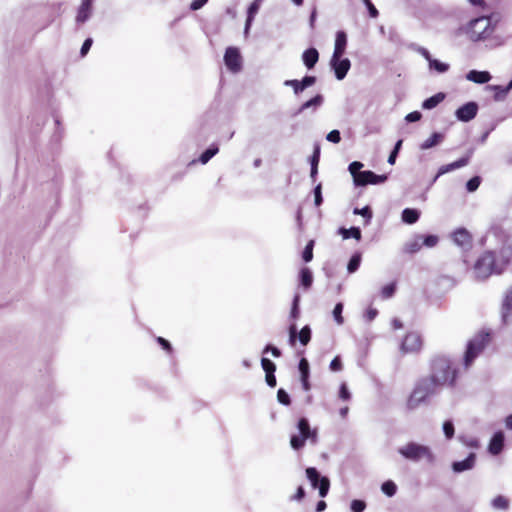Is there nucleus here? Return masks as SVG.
Returning a JSON list of instances; mask_svg holds the SVG:
<instances>
[{
	"label": "nucleus",
	"instance_id": "1",
	"mask_svg": "<svg viewBox=\"0 0 512 512\" xmlns=\"http://www.w3.org/2000/svg\"><path fill=\"white\" fill-rule=\"evenodd\" d=\"M443 387L436 383L429 376L420 378L411 392L406 406L409 410H414L421 404L425 403L429 397L439 393Z\"/></svg>",
	"mask_w": 512,
	"mask_h": 512
},
{
	"label": "nucleus",
	"instance_id": "2",
	"mask_svg": "<svg viewBox=\"0 0 512 512\" xmlns=\"http://www.w3.org/2000/svg\"><path fill=\"white\" fill-rule=\"evenodd\" d=\"M429 377L441 387L452 385L456 378V370L449 358L437 356L431 361Z\"/></svg>",
	"mask_w": 512,
	"mask_h": 512
},
{
	"label": "nucleus",
	"instance_id": "3",
	"mask_svg": "<svg viewBox=\"0 0 512 512\" xmlns=\"http://www.w3.org/2000/svg\"><path fill=\"white\" fill-rule=\"evenodd\" d=\"M398 453L405 459L414 463L432 465L435 462V455L429 446L408 442L398 448Z\"/></svg>",
	"mask_w": 512,
	"mask_h": 512
},
{
	"label": "nucleus",
	"instance_id": "4",
	"mask_svg": "<svg viewBox=\"0 0 512 512\" xmlns=\"http://www.w3.org/2000/svg\"><path fill=\"white\" fill-rule=\"evenodd\" d=\"M297 433L292 434L290 438V445L293 450H300L305 446L306 441L315 445L318 441L317 429H312L309 420L302 417L297 423Z\"/></svg>",
	"mask_w": 512,
	"mask_h": 512
},
{
	"label": "nucleus",
	"instance_id": "5",
	"mask_svg": "<svg viewBox=\"0 0 512 512\" xmlns=\"http://www.w3.org/2000/svg\"><path fill=\"white\" fill-rule=\"evenodd\" d=\"M495 26L491 22V18L481 16L472 19L464 28L465 34L473 42L486 40L494 32Z\"/></svg>",
	"mask_w": 512,
	"mask_h": 512
},
{
	"label": "nucleus",
	"instance_id": "6",
	"mask_svg": "<svg viewBox=\"0 0 512 512\" xmlns=\"http://www.w3.org/2000/svg\"><path fill=\"white\" fill-rule=\"evenodd\" d=\"M506 262L498 263L491 251L485 252L474 265V274L478 280H485L491 274H499L503 271Z\"/></svg>",
	"mask_w": 512,
	"mask_h": 512
},
{
	"label": "nucleus",
	"instance_id": "7",
	"mask_svg": "<svg viewBox=\"0 0 512 512\" xmlns=\"http://www.w3.org/2000/svg\"><path fill=\"white\" fill-rule=\"evenodd\" d=\"M490 341V333L481 331L476 334L467 344V349L464 355V365L466 368L470 367L475 358L483 351Z\"/></svg>",
	"mask_w": 512,
	"mask_h": 512
},
{
	"label": "nucleus",
	"instance_id": "8",
	"mask_svg": "<svg viewBox=\"0 0 512 512\" xmlns=\"http://www.w3.org/2000/svg\"><path fill=\"white\" fill-rule=\"evenodd\" d=\"M224 62L231 72H239L242 68V58L239 50L236 47H228L225 51Z\"/></svg>",
	"mask_w": 512,
	"mask_h": 512
},
{
	"label": "nucleus",
	"instance_id": "9",
	"mask_svg": "<svg viewBox=\"0 0 512 512\" xmlns=\"http://www.w3.org/2000/svg\"><path fill=\"white\" fill-rule=\"evenodd\" d=\"M342 56H338L335 58V55H332L330 65L334 70L335 77L338 80H342L346 77L350 67L351 62L348 58H341Z\"/></svg>",
	"mask_w": 512,
	"mask_h": 512
},
{
	"label": "nucleus",
	"instance_id": "10",
	"mask_svg": "<svg viewBox=\"0 0 512 512\" xmlns=\"http://www.w3.org/2000/svg\"><path fill=\"white\" fill-rule=\"evenodd\" d=\"M299 338L300 343L306 346L311 340V329L308 325L304 326L300 332H297V326L295 323H291L289 326V342L291 345L295 344V341Z\"/></svg>",
	"mask_w": 512,
	"mask_h": 512
},
{
	"label": "nucleus",
	"instance_id": "11",
	"mask_svg": "<svg viewBox=\"0 0 512 512\" xmlns=\"http://www.w3.org/2000/svg\"><path fill=\"white\" fill-rule=\"evenodd\" d=\"M478 112V104L476 102H467L466 104L460 106L456 112L455 116L459 121L469 122L474 119Z\"/></svg>",
	"mask_w": 512,
	"mask_h": 512
},
{
	"label": "nucleus",
	"instance_id": "12",
	"mask_svg": "<svg viewBox=\"0 0 512 512\" xmlns=\"http://www.w3.org/2000/svg\"><path fill=\"white\" fill-rule=\"evenodd\" d=\"M421 346V336L416 332H410L405 336L401 344V350L404 352H417L420 350Z\"/></svg>",
	"mask_w": 512,
	"mask_h": 512
},
{
	"label": "nucleus",
	"instance_id": "13",
	"mask_svg": "<svg viewBox=\"0 0 512 512\" xmlns=\"http://www.w3.org/2000/svg\"><path fill=\"white\" fill-rule=\"evenodd\" d=\"M472 154H473V150L471 149V150L468 151L466 156L458 159L457 161H454V162L446 164V165H442L439 168V170L437 172V175H436L434 180H436L441 175H444V174H446L448 172H451L453 170H456V169H459V168H462V167L468 165Z\"/></svg>",
	"mask_w": 512,
	"mask_h": 512
},
{
	"label": "nucleus",
	"instance_id": "14",
	"mask_svg": "<svg viewBox=\"0 0 512 512\" xmlns=\"http://www.w3.org/2000/svg\"><path fill=\"white\" fill-rule=\"evenodd\" d=\"M358 177V184L356 186H366L368 184H382L387 180V175H377L370 170L363 171Z\"/></svg>",
	"mask_w": 512,
	"mask_h": 512
},
{
	"label": "nucleus",
	"instance_id": "15",
	"mask_svg": "<svg viewBox=\"0 0 512 512\" xmlns=\"http://www.w3.org/2000/svg\"><path fill=\"white\" fill-rule=\"evenodd\" d=\"M316 83V77L315 76H305L302 80H286L284 81L285 86H290L293 88L294 93L298 95L306 88L314 85Z\"/></svg>",
	"mask_w": 512,
	"mask_h": 512
},
{
	"label": "nucleus",
	"instance_id": "16",
	"mask_svg": "<svg viewBox=\"0 0 512 512\" xmlns=\"http://www.w3.org/2000/svg\"><path fill=\"white\" fill-rule=\"evenodd\" d=\"M505 436L502 431L496 432L490 440L488 451L492 455H498L504 446Z\"/></svg>",
	"mask_w": 512,
	"mask_h": 512
},
{
	"label": "nucleus",
	"instance_id": "17",
	"mask_svg": "<svg viewBox=\"0 0 512 512\" xmlns=\"http://www.w3.org/2000/svg\"><path fill=\"white\" fill-rule=\"evenodd\" d=\"M263 0H254L247 10V18L245 22L244 34L248 35L250 27L254 21L256 14L258 13Z\"/></svg>",
	"mask_w": 512,
	"mask_h": 512
},
{
	"label": "nucleus",
	"instance_id": "18",
	"mask_svg": "<svg viewBox=\"0 0 512 512\" xmlns=\"http://www.w3.org/2000/svg\"><path fill=\"white\" fill-rule=\"evenodd\" d=\"M92 4H93V2H91V1H87V0L81 1V5L78 9V13L76 16V22L78 24H83L90 18L91 13H92Z\"/></svg>",
	"mask_w": 512,
	"mask_h": 512
},
{
	"label": "nucleus",
	"instance_id": "19",
	"mask_svg": "<svg viewBox=\"0 0 512 512\" xmlns=\"http://www.w3.org/2000/svg\"><path fill=\"white\" fill-rule=\"evenodd\" d=\"M452 239L454 243L462 248H466L470 246L471 243V236L468 233V231L464 228L457 229L452 234Z\"/></svg>",
	"mask_w": 512,
	"mask_h": 512
},
{
	"label": "nucleus",
	"instance_id": "20",
	"mask_svg": "<svg viewBox=\"0 0 512 512\" xmlns=\"http://www.w3.org/2000/svg\"><path fill=\"white\" fill-rule=\"evenodd\" d=\"M492 76L488 71H478V70H470L466 74V79L468 81L477 83V84H485L491 80Z\"/></svg>",
	"mask_w": 512,
	"mask_h": 512
},
{
	"label": "nucleus",
	"instance_id": "21",
	"mask_svg": "<svg viewBox=\"0 0 512 512\" xmlns=\"http://www.w3.org/2000/svg\"><path fill=\"white\" fill-rule=\"evenodd\" d=\"M476 455L474 453H470L466 459L462 461H455L452 464V469L456 473H460L466 470H470L473 468L475 464Z\"/></svg>",
	"mask_w": 512,
	"mask_h": 512
},
{
	"label": "nucleus",
	"instance_id": "22",
	"mask_svg": "<svg viewBox=\"0 0 512 512\" xmlns=\"http://www.w3.org/2000/svg\"><path fill=\"white\" fill-rule=\"evenodd\" d=\"M512 318V287L505 294L502 305V319L508 322Z\"/></svg>",
	"mask_w": 512,
	"mask_h": 512
},
{
	"label": "nucleus",
	"instance_id": "23",
	"mask_svg": "<svg viewBox=\"0 0 512 512\" xmlns=\"http://www.w3.org/2000/svg\"><path fill=\"white\" fill-rule=\"evenodd\" d=\"M347 45V35L344 31H338L336 33V39H335V47L333 55H335V58L338 56H342L345 52Z\"/></svg>",
	"mask_w": 512,
	"mask_h": 512
},
{
	"label": "nucleus",
	"instance_id": "24",
	"mask_svg": "<svg viewBox=\"0 0 512 512\" xmlns=\"http://www.w3.org/2000/svg\"><path fill=\"white\" fill-rule=\"evenodd\" d=\"M302 60L304 65L308 69H312L319 60V53L315 48H309L302 54Z\"/></svg>",
	"mask_w": 512,
	"mask_h": 512
},
{
	"label": "nucleus",
	"instance_id": "25",
	"mask_svg": "<svg viewBox=\"0 0 512 512\" xmlns=\"http://www.w3.org/2000/svg\"><path fill=\"white\" fill-rule=\"evenodd\" d=\"M445 99V94L439 92L427 99H425L422 103V108L425 110H431L435 108L438 104H440Z\"/></svg>",
	"mask_w": 512,
	"mask_h": 512
},
{
	"label": "nucleus",
	"instance_id": "26",
	"mask_svg": "<svg viewBox=\"0 0 512 512\" xmlns=\"http://www.w3.org/2000/svg\"><path fill=\"white\" fill-rule=\"evenodd\" d=\"M420 217V212L417 209L413 208H405L402 211V221L406 224H414L418 221Z\"/></svg>",
	"mask_w": 512,
	"mask_h": 512
},
{
	"label": "nucleus",
	"instance_id": "27",
	"mask_svg": "<svg viewBox=\"0 0 512 512\" xmlns=\"http://www.w3.org/2000/svg\"><path fill=\"white\" fill-rule=\"evenodd\" d=\"M444 139V135L439 132H434L428 139H426L420 146L422 150L430 149L440 144Z\"/></svg>",
	"mask_w": 512,
	"mask_h": 512
},
{
	"label": "nucleus",
	"instance_id": "28",
	"mask_svg": "<svg viewBox=\"0 0 512 512\" xmlns=\"http://www.w3.org/2000/svg\"><path fill=\"white\" fill-rule=\"evenodd\" d=\"M423 235H416L412 240L405 244L404 250L407 253L414 254L422 248Z\"/></svg>",
	"mask_w": 512,
	"mask_h": 512
},
{
	"label": "nucleus",
	"instance_id": "29",
	"mask_svg": "<svg viewBox=\"0 0 512 512\" xmlns=\"http://www.w3.org/2000/svg\"><path fill=\"white\" fill-rule=\"evenodd\" d=\"M300 283L305 289H309L313 283V275L309 268L304 267L300 270Z\"/></svg>",
	"mask_w": 512,
	"mask_h": 512
},
{
	"label": "nucleus",
	"instance_id": "30",
	"mask_svg": "<svg viewBox=\"0 0 512 512\" xmlns=\"http://www.w3.org/2000/svg\"><path fill=\"white\" fill-rule=\"evenodd\" d=\"M339 233L344 239L354 238L357 241L361 239V230L359 227H351L349 229L342 227L339 229Z\"/></svg>",
	"mask_w": 512,
	"mask_h": 512
},
{
	"label": "nucleus",
	"instance_id": "31",
	"mask_svg": "<svg viewBox=\"0 0 512 512\" xmlns=\"http://www.w3.org/2000/svg\"><path fill=\"white\" fill-rule=\"evenodd\" d=\"M219 151L217 144L210 145L199 157V161L202 164H206L212 157H214Z\"/></svg>",
	"mask_w": 512,
	"mask_h": 512
},
{
	"label": "nucleus",
	"instance_id": "32",
	"mask_svg": "<svg viewBox=\"0 0 512 512\" xmlns=\"http://www.w3.org/2000/svg\"><path fill=\"white\" fill-rule=\"evenodd\" d=\"M323 100H324V99H323V96H322V95H320V94H318V95H316L315 97L311 98L310 100H308V101L304 102V103L301 105V107H300V109H299V112H303L304 110L309 109V108H311V107H313V108H317V107H319V106H321V105H322Z\"/></svg>",
	"mask_w": 512,
	"mask_h": 512
},
{
	"label": "nucleus",
	"instance_id": "33",
	"mask_svg": "<svg viewBox=\"0 0 512 512\" xmlns=\"http://www.w3.org/2000/svg\"><path fill=\"white\" fill-rule=\"evenodd\" d=\"M362 167H363V163H361L359 161H354L349 164L348 170L353 177L355 186L358 184V177H360L359 175L363 172V171H361Z\"/></svg>",
	"mask_w": 512,
	"mask_h": 512
},
{
	"label": "nucleus",
	"instance_id": "34",
	"mask_svg": "<svg viewBox=\"0 0 512 512\" xmlns=\"http://www.w3.org/2000/svg\"><path fill=\"white\" fill-rule=\"evenodd\" d=\"M360 263H361V254L360 253L353 254L348 262V265H347L348 272L349 273L356 272L360 266Z\"/></svg>",
	"mask_w": 512,
	"mask_h": 512
},
{
	"label": "nucleus",
	"instance_id": "35",
	"mask_svg": "<svg viewBox=\"0 0 512 512\" xmlns=\"http://www.w3.org/2000/svg\"><path fill=\"white\" fill-rule=\"evenodd\" d=\"M428 64L430 69H434L438 73H445L449 70V64L440 62L439 60L433 58Z\"/></svg>",
	"mask_w": 512,
	"mask_h": 512
},
{
	"label": "nucleus",
	"instance_id": "36",
	"mask_svg": "<svg viewBox=\"0 0 512 512\" xmlns=\"http://www.w3.org/2000/svg\"><path fill=\"white\" fill-rule=\"evenodd\" d=\"M488 89L494 90L496 93L494 95V99L496 101H502L506 98L509 92H504L505 87L500 85H489Z\"/></svg>",
	"mask_w": 512,
	"mask_h": 512
},
{
	"label": "nucleus",
	"instance_id": "37",
	"mask_svg": "<svg viewBox=\"0 0 512 512\" xmlns=\"http://www.w3.org/2000/svg\"><path fill=\"white\" fill-rule=\"evenodd\" d=\"M298 369L300 372V378H309L310 368H309V362L306 358L300 359Z\"/></svg>",
	"mask_w": 512,
	"mask_h": 512
},
{
	"label": "nucleus",
	"instance_id": "38",
	"mask_svg": "<svg viewBox=\"0 0 512 512\" xmlns=\"http://www.w3.org/2000/svg\"><path fill=\"white\" fill-rule=\"evenodd\" d=\"M353 213L363 216L365 218V225L369 224L372 218V211L369 206H365L363 208H355Z\"/></svg>",
	"mask_w": 512,
	"mask_h": 512
},
{
	"label": "nucleus",
	"instance_id": "39",
	"mask_svg": "<svg viewBox=\"0 0 512 512\" xmlns=\"http://www.w3.org/2000/svg\"><path fill=\"white\" fill-rule=\"evenodd\" d=\"M299 302H300V296L299 294H295L292 302L291 312H290V318L293 320H296L300 315L299 310Z\"/></svg>",
	"mask_w": 512,
	"mask_h": 512
},
{
	"label": "nucleus",
	"instance_id": "40",
	"mask_svg": "<svg viewBox=\"0 0 512 512\" xmlns=\"http://www.w3.org/2000/svg\"><path fill=\"white\" fill-rule=\"evenodd\" d=\"M395 291H396V284L394 282L389 283L382 288L381 296L383 299H389V298L393 297V295L395 294Z\"/></svg>",
	"mask_w": 512,
	"mask_h": 512
},
{
	"label": "nucleus",
	"instance_id": "41",
	"mask_svg": "<svg viewBox=\"0 0 512 512\" xmlns=\"http://www.w3.org/2000/svg\"><path fill=\"white\" fill-rule=\"evenodd\" d=\"M313 247H314V240H310L307 245L305 246L302 258L305 262H310L313 259Z\"/></svg>",
	"mask_w": 512,
	"mask_h": 512
},
{
	"label": "nucleus",
	"instance_id": "42",
	"mask_svg": "<svg viewBox=\"0 0 512 512\" xmlns=\"http://www.w3.org/2000/svg\"><path fill=\"white\" fill-rule=\"evenodd\" d=\"M342 312H343V303L339 302L335 305V307L333 309V317L338 325H342L344 323Z\"/></svg>",
	"mask_w": 512,
	"mask_h": 512
},
{
	"label": "nucleus",
	"instance_id": "43",
	"mask_svg": "<svg viewBox=\"0 0 512 512\" xmlns=\"http://www.w3.org/2000/svg\"><path fill=\"white\" fill-rule=\"evenodd\" d=\"M381 490L387 496L392 497L397 491V486L395 482H383Z\"/></svg>",
	"mask_w": 512,
	"mask_h": 512
},
{
	"label": "nucleus",
	"instance_id": "44",
	"mask_svg": "<svg viewBox=\"0 0 512 512\" xmlns=\"http://www.w3.org/2000/svg\"><path fill=\"white\" fill-rule=\"evenodd\" d=\"M277 400L280 404L288 406L291 403L289 394L282 388L277 391Z\"/></svg>",
	"mask_w": 512,
	"mask_h": 512
},
{
	"label": "nucleus",
	"instance_id": "45",
	"mask_svg": "<svg viewBox=\"0 0 512 512\" xmlns=\"http://www.w3.org/2000/svg\"><path fill=\"white\" fill-rule=\"evenodd\" d=\"M438 240L439 239L436 235H426V236L423 235L422 246L432 248L437 245Z\"/></svg>",
	"mask_w": 512,
	"mask_h": 512
},
{
	"label": "nucleus",
	"instance_id": "46",
	"mask_svg": "<svg viewBox=\"0 0 512 512\" xmlns=\"http://www.w3.org/2000/svg\"><path fill=\"white\" fill-rule=\"evenodd\" d=\"M481 183V178L479 176H474L466 183V189L469 192H474L478 189Z\"/></svg>",
	"mask_w": 512,
	"mask_h": 512
},
{
	"label": "nucleus",
	"instance_id": "47",
	"mask_svg": "<svg viewBox=\"0 0 512 512\" xmlns=\"http://www.w3.org/2000/svg\"><path fill=\"white\" fill-rule=\"evenodd\" d=\"M454 431V424L451 420H447L443 423V432L447 439L453 438Z\"/></svg>",
	"mask_w": 512,
	"mask_h": 512
},
{
	"label": "nucleus",
	"instance_id": "48",
	"mask_svg": "<svg viewBox=\"0 0 512 512\" xmlns=\"http://www.w3.org/2000/svg\"><path fill=\"white\" fill-rule=\"evenodd\" d=\"M306 475L308 480H329L327 477H320L318 470L314 467L307 468Z\"/></svg>",
	"mask_w": 512,
	"mask_h": 512
},
{
	"label": "nucleus",
	"instance_id": "49",
	"mask_svg": "<svg viewBox=\"0 0 512 512\" xmlns=\"http://www.w3.org/2000/svg\"><path fill=\"white\" fill-rule=\"evenodd\" d=\"M261 365L265 373H275L276 365L268 358H262Z\"/></svg>",
	"mask_w": 512,
	"mask_h": 512
},
{
	"label": "nucleus",
	"instance_id": "50",
	"mask_svg": "<svg viewBox=\"0 0 512 512\" xmlns=\"http://www.w3.org/2000/svg\"><path fill=\"white\" fill-rule=\"evenodd\" d=\"M493 506L498 509H507L509 502L504 496H497L493 500Z\"/></svg>",
	"mask_w": 512,
	"mask_h": 512
},
{
	"label": "nucleus",
	"instance_id": "51",
	"mask_svg": "<svg viewBox=\"0 0 512 512\" xmlns=\"http://www.w3.org/2000/svg\"><path fill=\"white\" fill-rule=\"evenodd\" d=\"M319 484V495L321 497H325L329 491L330 482H312L314 488H316Z\"/></svg>",
	"mask_w": 512,
	"mask_h": 512
},
{
	"label": "nucleus",
	"instance_id": "52",
	"mask_svg": "<svg viewBox=\"0 0 512 512\" xmlns=\"http://www.w3.org/2000/svg\"><path fill=\"white\" fill-rule=\"evenodd\" d=\"M314 193V203L318 207L322 204L323 198H322V186L321 183H319L313 190Z\"/></svg>",
	"mask_w": 512,
	"mask_h": 512
},
{
	"label": "nucleus",
	"instance_id": "53",
	"mask_svg": "<svg viewBox=\"0 0 512 512\" xmlns=\"http://www.w3.org/2000/svg\"><path fill=\"white\" fill-rule=\"evenodd\" d=\"M366 508V503L363 500L355 499L351 502V510L353 512H363Z\"/></svg>",
	"mask_w": 512,
	"mask_h": 512
},
{
	"label": "nucleus",
	"instance_id": "54",
	"mask_svg": "<svg viewBox=\"0 0 512 512\" xmlns=\"http://www.w3.org/2000/svg\"><path fill=\"white\" fill-rule=\"evenodd\" d=\"M339 398L344 401H349L351 399V393L345 383L340 385Z\"/></svg>",
	"mask_w": 512,
	"mask_h": 512
},
{
	"label": "nucleus",
	"instance_id": "55",
	"mask_svg": "<svg viewBox=\"0 0 512 512\" xmlns=\"http://www.w3.org/2000/svg\"><path fill=\"white\" fill-rule=\"evenodd\" d=\"M462 443L468 447L471 448H478L479 447V441L477 438L474 437H461L460 438Z\"/></svg>",
	"mask_w": 512,
	"mask_h": 512
},
{
	"label": "nucleus",
	"instance_id": "56",
	"mask_svg": "<svg viewBox=\"0 0 512 512\" xmlns=\"http://www.w3.org/2000/svg\"><path fill=\"white\" fill-rule=\"evenodd\" d=\"M327 141L332 143H339L341 141V135L338 130L330 131L326 136Z\"/></svg>",
	"mask_w": 512,
	"mask_h": 512
},
{
	"label": "nucleus",
	"instance_id": "57",
	"mask_svg": "<svg viewBox=\"0 0 512 512\" xmlns=\"http://www.w3.org/2000/svg\"><path fill=\"white\" fill-rule=\"evenodd\" d=\"M364 2V4L366 5L367 9H368V12H369V15L372 17V18H376L378 16V10L376 9V7L372 4V2L370 0H362Z\"/></svg>",
	"mask_w": 512,
	"mask_h": 512
},
{
	"label": "nucleus",
	"instance_id": "58",
	"mask_svg": "<svg viewBox=\"0 0 512 512\" xmlns=\"http://www.w3.org/2000/svg\"><path fill=\"white\" fill-rule=\"evenodd\" d=\"M330 369L332 371L338 372L342 370V362L339 356H336L331 362H330Z\"/></svg>",
	"mask_w": 512,
	"mask_h": 512
},
{
	"label": "nucleus",
	"instance_id": "59",
	"mask_svg": "<svg viewBox=\"0 0 512 512\" xmlns=\"http://www.w3.org/2000/svg\"><path fill=\"white\" fill-rule=\"evenodd\" d=\"M413 47L416 52H418L420 55H422L428 61V63L431 61L432 56L426 48L421 47V46H413Z\"/></svg>",
	"mask_w": 512,
	"mask_h": 512
},
{
	"label": "nucleus",
	"instance_id": "60",
	"mask_svg": "<svg viewBox=\"0 0 512 512\" xmlns=\"http://www.w3.org/2000/svg\"><path fill=\"white\" fill-rule=\"evenodd\" d=\"M320 160V148L318 146L315 147L313 155L310 158L311 166H318Z\"/></svg>",
	"mask_w": 512,
	"mask_h": 512
},
{
	"label": "nucleus",
	"instance_id": "61",
	"mask_svg": "<svg viewBox=\"0 0 512 512\" xmlns=\"http://www.w3.org/2000/svg\"><path fill=\"white\" fill-rule=\"evenodd\" d=\"M422 115L419 111H413L406 115L405 120L409 123L419 121Z\"/></svg>",
	"mask_w": 512,
	"mask_h": 512
},
{
	"label": "nucleus",
	"instance_id": "62",
	"mask_svg": "<svg viewBox=\"0 0 512 512\" xmlns=\"http://www.w3.org/2000/svg\"><path fill=\"white\" fill-rule=\"evenodd\" d=\"M92 43H93V40L91 38H87L84 41V43L82 44L81 50H80L81 56H85L88 53V51L90 50V48L92 46Z\"/></svg>",
	"mask_w": 512,
	"mask_h": 512
},
{
	"label": "nucleus",
	"instance_id": "63",
	"mask_svg": "<svg viewBox=\"0 0 512 512\" xmlns=\"http://www.w3.org/2000/svg\"><path fill=\"white\" fill-rule=\"evenodd\" d=\"M157 342L161 345V347L166 350L167 352L172 351V346L168 340H166L163 337H157Z\"/></svg>",
	"mask_w": 512,
	"mask_h": 512
},
{
	"label": "nucleus",
	"instance_id": "64",
	"mask_svg": "<svg viewBox=\"0 0 512 512\" xmlns=\"http://www.w3.org/2000/svg\"><path fill=\"white\" fill-rule=\"evenodd\" d=\"M269 351L272 353V355L274 357H280L281 356V351L277 347L272 346L270 344L266 345V347L263 350V353H267Z\"/></svg>",
	"mask_w": 512,
	"mask_h": 512
}]
</instances>
